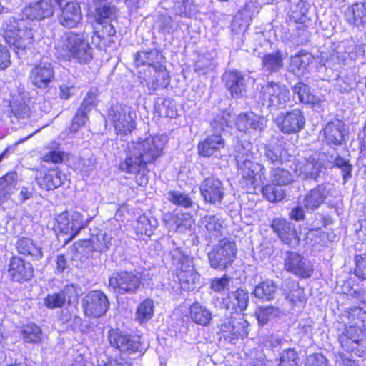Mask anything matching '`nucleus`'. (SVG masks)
Wrapping results in <instances>:
<instances>
[{"label":"nucleus","instance_id":"nucleus-1","mask_svg":"<svg viewBox=\"0 0 366 366\" xmlns=\"http://www.w3.org/2000/svg\"><path fill=\"white\" fill-rule=\"evenodd\" d=\"M166 142V138L161 135L132 140L125 149L124 159L119 164L120 169L128 174L139 173L162 155Z\"/></svg>","mask_w":366,"mask_h":366},{"label":"nucleus","instance_id":"nucleus-2","mask_svg":"<svg viewBox=\"0 0 366 366\" xmlns=\"http://www.w3.org/2000/svg\"><path fill=\"white\" fill-rule=\"evenodd\" d=\"M55 49L59 56L74 59L80 63H87L92 59V48L83 33H65L56 41Z\"/></svg>","mask_w":366,"mask_h":366},{"label":"nucleus","instance_id":"nucleus-3","mask_svg":"<svg viewBox=\"0 0 366 366\" xmlns=\"http://www.w3.org/2000/svg\"><path fill=\"white\" fill-rule=\"evenodd\" d=\"M252 145L249 142H238L235 146V159L239 173L248 184L254 187L263 184L265 179V168L253 162Z\"/></svg>","mask_w":366,"mask_h":366},{"label":"nucleus","instance_id":"nucleus-4","mask_svg":"<svg viewBox=\"0 0 366 366\" xmlns=\"http://www.w3.org/2000/svg\"><path fill=\"white\" fill-rule=\"evenodd\" d=\"M6 41L18 49H25L31 44L32 30L24 20L11 18L6 20L2 26Z\"/></svg>","mask_w":366,"mask_h":366},{"label":"nucleus","instance_id":"nucleus-5","mask_svg":"<svg viewBox=\"0 0 366 366\" xmlns=\"http://www.w3.org/2000/svg\"><path fill=\"white\" fill-rule=\"evenodd\" d=\"M236 254L235 243L229 239H223L209 252V264L214 269L224 270L234 262Z\"/></svg>","mask_w":366,"mask_h":366},{"label":"nucleus","instance_id":"nucleus-6","mask_svg":"<svg viewBox=\"0 0 366 366\" xmlns=\"http://www.w3.org/2000/svg\"><path fill=\"white\" fill-rule=\"evenodd\" d=\"M259 98L262 101V104L276 110L285 107L290 101V94L286 86L269 82L262 86Z\"/></svg>","mask_w":366,"mask_h":366},{"label":"nucleus","instance_id":"nucleus-7","mask_svg":"<svg viewBox=\"0 0 366 366\" xmlns=\"http://www.w3.org/2000/svg\"><path fill=\"white\" fill-rule=\"evenodd\" d=\"M340 343L345 350L362 356L366 354V330L350 325L340 336Z\"/></svg>","mask_w":366,"mask_h":366},{"label":"nucleus","instance_id":"nucleus-8","mask_svg":"<svg viewBox=\"0 0 366 366\" xmlns=\"http://www.w3.org/2000/svg\"><path fill=\"white\" fill-rule=\"evenodd\" d=\"M107 297L100 290H92L82 300V308L86 317L99 318L104 316L109 307Z\"/></svg>","mask_w":366,"mask_h":366},{"label":"nucleus","instance_id":"nucleus-9","mask_svg":"<svg viewBox=\"0 0 366 366\" xmlns=\"http://www.w3.org/2000/svg\"><path fill=\"white\" fill-rule=\"evenodd\" d=\"M56 229L69 237V240L74 239L79 231L86 226L82 215L78 212H65L57 217Z\"/></svg>","mask_w":366,"mask_h":366},{"label":"nucleus","instance_id":"nucleus-10","mask_svg":"<svg viewBox=\"0 0 366 366\" xmlns=\"http://www.w3.org/2000/svg\"><path fill=\"white\" fill-rule=\"evenodd\" d=\"M274 122L282 132L295 134L304 127L305 120L300 109H293L278 114L274 119Z\"/></svg>","mask_w":366,"mask_h":366},{"label":"nucleus","instance_id":"nucleus-11","mask_svg":"<svg viewBox=\"0 0 366 366\" xmlns=\"http://www.w3.org/2000/svg\"><path fill=\"white\" fill-rule=\"evenodd\" d=\"M319 154H314L309 158L299 157L295 159L292 169L296 177L302 179H316L322 167L319 161Z\"/></svg>","mask_w":366,"mask_h":366},{"label":"nucleus","instance_id":"nucleus-12","mask_svg":"<svg viewBox=\"0 0 366 366\" xmlns=\"http://www.w3.org/2000/svg\"><path fill=\"white\" fill-rule=\"evenodd\" d=\"M285 269L302 278L310 277L313 272L311 262L296 252H287L285 258Z\"/></svg>","mask_w":366,"mask_h":366},{"label":"nucleus","instance_id":"nucleus-13","mask_svg":"<svg viewBox=\"0 0 366 366\" xmlns=\"http://www.w3.org/2000/svg\"><path fill=\"white\" fill-rule=\"evenodd\" d=\"M109 340L112 346L127 354L138 352L141 345L139 337L131 336L114 330L109 332Z\"/></svg>","mask_w":366,"mask_h":366},{"label":"nucleus","instance_id":"nucleus-14","mask_svg":"<svg viewBox=\"0 0 366 366\" xmlns=\"http://www.w3.org/2000/svg\"><path fill=\"white\" fill-rule=\"evenodd\" d=\"M59 23L64 27L75 28L82 21V13L78 3L71 1L59 9L57 14Z\"/></svg>","mask_w":366,"mask_h":366},{"label":"nucleus","instance_id":"nucleus-15","mask_svg":"<svg viewBox=\"0 0 366 366\" xmlns=\"http://www.w3.org/2000/svg\"><path fill=\"white\" fill-rule=\"evenodd\" d=\"M267 119L254 112L239 114L236 119V127L239 132L251 133L262 132L266 127Z\"/></svg>","mask_w":366,"mask_h":366},{"label":"nucleus","instance_id":"nucleus-16","mask_svg":"<svg viewBox=\"0 0 366 366\" xmlns=\"http://www.w3.org/2000/svg\"><path fill=\"white\" fill-rule=\"evenodd\" d=\"M31 82L38 88H46L54 79V71L51 63L41 61L31 71Z\"/></svg>","mask_w":366,"mask_h":366},{"label":"nucleus","instance_id":"nucleus-17","mask_svg":"<svg viewBox=\"0 0 366 366\" xmlns=\"http://www.w3.org/2000/svg\"><path fill=\"white\" fill-rule=\"evenodd\" d=\"M271 227L285 244L291 247H295L299 244L300 237L292 223L282 218H276L273 219Z\"/></svg>","mask_w":366,"mask_h":366},{"label":"nucleus","instance_id":"nucleus-18","mask_svg":"<svg viewBox=\"0 0 366 366\" xmlns=\"http://www.w3.org/2000/svg\"><path fill=\"white\" fill-rule=\"evenodd\" d=\"M109 286L119 292H134L139 286V279L132 273L122 272L114 274L109 280Z\"/></svg>","mask_w":366,"mask_h":366},{"label":"nucleus","instance_id":"nucleus-19","mask_svg":"<svg viewBox=\"0 0 366 366\" xmlns=\"http://www.w3.org/2000/svg\"><path fill=\"white\" fill-rule=\"evenodd\" d=\"M200 192L204 200L209 203L219 202L224 195L222 182L214 177H208L202 182Z\"/></svg>","mask_w":366,"mask_h":366},{"label":"nucleus","instance_id":"nucleus-20","mask_svg":"<svg viewBox=\"0 0 366 366\" xmlns=\"http://www.w3.org/2000/svg\"><path fill=\"white\" fill-rule=\"evenodd\" d=\"M8 272L14 281L21 282L33 277L34 269L29 262H26L20 257H14L10 260Z\"/></svg>","mask_w":366,"mask_h":366},{"label":"nucleus","instance_id":"nucleus-21","mask_svg":"<svg viewBox=\"0 0 366 366\" xmlns=\"http://www.w3.org/2000/svg\"><path fill=\"white\" fill-rule=\"evenodd\" d=\"M248 322L241 314L237 313L235 316L232 317L230 320H227L221 325L220 330L225 337H229V335L235 337H246L248 334L247 327Z\"/></svg>","mask_w":366,"mask_h":366},{"label":"nucleus","instance_id":"nucleus-22","mask_svg":"<svg viewBox=\"0 0 366 366\" xmlns=\"http://www.w3.org/2000/svg\"><path fill=\"white\" fill-rule=\"evenodd\" d=\"M149 76L145 79L147 86L150 91L166 88L169 83V76L166 68L159 63L149 67Z\"/></svg>","mask_w":366,"mask_h":366},{"label":"nucleus","instance_id":"nucleus-23","mask_svg":"<svg viewBox=\"0 0 366 366\" xmlns=\"http://www.w3.org/2000/svg\"><path fill=\"white\" fill-rule=\"evenodd\" d=\"M22 13L28 19H43L53 15L54 8L49 1L40 0L27 5Z\"/></svg>","mask_w":366,"mask_h":366},{"label":"nucleus","instance_id":"nucleus-24","mask_svg":"<svg viewBox=\"0 0 366 366\" xmlns=\"http://www.w3.org/2000/svg\"><path fill=\"white\" fill-rule=\"evenodd\" d=\"M163 220L169 228L179 232L190 229L194 224L192 217L187 213H166Z\"/></svg>","mask_w":366,"mask_h":366},{"label":"nucleus","instance_id":"nucleus-25","mask_svg":"<svg viewBox=\"0 0 366 366\" xmlns=\"http://www.w3.org/2000/svg\"><path fill=\"white\" fill-rule=\"evenodd\" d=\"M324 135L330 144H341L346 135L345 124L340 120L328 122L324 129Z\"/></svg>","mask_w":366,"mask_h":366},{"label":"nucleus","instance_id":"nucleus-26","mask_svg":"<svg viewBox=\"0 0 366 366\" xmlns=\"http://www.w3.org/2000/svg\"><path fill=\"white\" fill-rule=\"evenodd\" d=\"M309 7L307 0H289L288 14L295 22L305 24L309 20Z\"/></svg>","mask_w":366,"mask_h":366},{"label":"nucleus","instance_id":"nucleus-27","mask_svg":"<svg viewBox=\"0 0 366 366\" xmlns=\"http://www.w3.org/2000/svg\"><path fill=\"white\" fill-rule=\"evenodd\" d=\"M178 269L177 276L181 288L184 290H193L199 275L195 272L192 263L180 266Z\"/></svg>","mask_w":366,"mask_h":366},{"label":"nucleus","instance_id":"nucleus-28","mask_svg":"<svg viewBox=\"0 0 366 366\" xmlns=\"http://www.w3.org/2000/svg\"><path fill=\"white\" fill-rule=\"evenodd\" d=\"M224 142L220 134H212L198 145L199 153L209 157L224 148Z\"/></svg>","mask_w":366,"mask_h":366},{"label":"nucleus","instance_id":"nucleus-29","mask_svg":"<svg viewBox=\"0 0 366 366\" xmlns=\"http://www.w3.org/2000/svg\"><path fill=\"white\" fill-rule=\"evenodd\" d=\"M224 80L227 88L232 95H239L245 91V80L237 71H229L224 74Z\"/></svg>","mask_w":366,"mask_h":366},{"label":"nucleus","instance_id":"nucleus-30","mask_svg":"<svg viewBox=\"0 0 366 366\" xmlns=\"http://www.w3.org/2000/svg\"><path fill=\"white\" fill-rule=\"evenodd\" d=\"M16 249L19 254L31 256L33 259H40L42 256L41 248L29 238H21L16 242Z\"/></svg>","mask_w":366,"mask_h":366},{"label":"nucleus","instance_id":"nucleus-31","mask_svg":"<svg viewBox=\"0 0 366 366\" xmlns=\"http://www.w3.org/2000/svg\"><path fill=\"white\" fill-rule=\"evenodd\" d=\"M189 315L194 322L202 326L208 325L212 320L211 312L199 302H194L190 306Z\"/></svg>","mask_w":366,"mask_h":366},{"label":"nucleus","instance_id":"nucleus-32","mask_svg":"<svg viewBox=\"0 0 366 366\" xmlns=\"http://www.w3.org/2000/svg\"><path fill=\"white\" fill-rule=\"evenodd\" d=\"M328 192L324 186H318L312 189L305 197L304 205L310 209H315L324 202Z\"/></svg>","mask_w":366,"mask_h":366},{"label":"nucleus","instance_id":"nucleus-33","mask_svg":"<svg viewBox=\"0 0 366 366\" xmlns=\"http://www.w3.org/2000/svg\"><path fill=\"white\" fill-rule=\"evenodd\" d=\"M346 17L350 24L360 26L366 23V5L356 3L347 9Z\"/></svg>","mask_w":366,"mask_h":366},{"label":"nucleus","instance_id":"nucleus-34","mask_svg":"<svg viewBox=\"0 0 366 366\" xmlns=\"http://www.w3.org/2000/svg\"><path fill=\"white\" fill-rule=\"evenodd\" d=\"M311 60V56L306 53H299L292 56L289 69L293 74L300 76L303 75Z\"/></svg>","mask_w":366,"mask_h":366},{"label":"nucleus","instance_id":"nucleus-35","mask_svg":"<svg viewBox=\"0 0 366 366\" xmlns=\"http://www.w3.org/2000/svg\"><path fill=\"white\" fill-rule=\"evenodd\" d=\"M61 173L56 169L48 171L42 178L38 179L39 186L44 189L51 190L61 184Z\"/></svg>","mask_w":366,"mask_h":366},{"label":"nucleus","instance_id":"nucleus-36","mask_svg":"<svg viewBox=\"0 0 366 366\" xmlns=\"http://www.w3.org/2000/svg\"><path fill=\"white\" fill-rule=\"evenodd\" d=\"M154 305L151 299H146L142 301L137 307L135 317L140 323L143 324L148 322L154 315Z\"/></svg>","mask_w":366,"mask_h":366},{"label":"nucleus","instance_id":"nucleus-37","mask_svg":"<svg viewBox=\"0 0 366 366\" xmlns=\"http://www.w3.org/2000/svg\"><path fill=\"white\" fill-rule=\"evenodd\" d=\"M112 235L105 232L100 231L92 236L89 242L96 252H104L107 251L112 245Z\"/></svg>","mask_w":366,"mask_h":366},{"label":"nucleus","instance_id":"nucleus-38","mask_svg":"<svg viewBox=\"0 0 366 366\" xmlns=\"http://www.w3.org/2000/svg\"><path fill=\"white\" fill-rule=\"evenodd\" d=\"M277 288L272 280H267L255 287L253 295L257 298L269 300L274 298Z\"/></svg>","mask_w":366,"mask_h":366},{"label":"nucleus","instance_id":"nucleus-39","mask_svg":"<svg viewBox=\"0 0 366 366\" xmlns=\"http://www.w3.org/2000/svg\"><path fill=\"white\" fill-rule=\"evenodd\" d=\"M161 59L162 56L157 51H140L136 56L135 64L137 66L148 65L149 70V67L156 66Z\"/></svg>","mask_w":366,"mask_h":366},{"label":"nucleus","instance_id":"nucleus-40","mask_svg":"<svg viewBox=\"0 0 366 366\" xmlns=\"http://www.w3.org/2000/svg\"><path fill=\"white\" fill-rule=\"evenodd\" d=\"M248 9L249 5H246L244 9L235 16L232 23V28L234 32H244L249 27L252 16L249 14Z\"/></svg>","mask_w":366,"mask_h":366},{"label":"nucleus","instance_id":"nucleus-41","mask_svg":"<svg viewBox=\"0 0 366 366\" xmlns=\"http://www.w3.org/2000/svg\"><path fill=\"white\" fill-rule=\"evenodd\" d=\"M248 9L249 5H246L244 9L235 16L232 23V28L234 32H244L249 27L252 16L249 14Z\"/></svg>","mask_w":366,"mask_h":366},{"label":"nucleus","instance_id":"nucleus-42","mask_svg":"<svg viewBox=\"0 0 366 366\" xmlns=\"http://www.w3.org/2000/svg\"><path fill=\"white\" fill-rule=\"evenodd\" d=\"M15 177V174L9 173L0 178V202L14 192L16 185Z\"/></svg>","mask_w":366,"mask_h":366},{"label":"nucleus","instance_id":"nucleus-43","mask_svg":"<svg viewBox=\"0 0 366 366\" xmlns=\"http://www.w3.org/2000/svg\"><path fill=\"white\" fill-rule=\"evenodd\" d=\"M157 221L154 218H149L142 215L138 218L135 229L137 234L150 236L157 226Z\"/></svg>","mask_w":366,"mask_h":366},{"label":"nucleus","instance_id":"nucleus-44","mask_svg":"<svg viewBox=\"0 0 366 366\" xmlns=\"http://www.w3.org/2000/svg\"><path fill=\"white\" fill-rule=\"evenodd\" d=\"M294 94L298 96L300 102L305 104H317L319 99L310 92V89L306 84L300 82L295 85Z\"/></svg>","mask_w":366,"mask_h":366},{"label":"nucleus","instance_id":"nucleus-45","mask_svg":"<svg viewBox=\"0 0 366 366\" xmlns=\"http://www.w3.org/2000/svg\"><path fill=\"white\" fill-rule=\"evenodd\" d=\"M116 8L109 3H100L96 9L97 21L103 24L107 20H112L115 18Z\"/></svg>","mask_w":366,"mask_h":366},{"label":"nucleus","instance_id":"nucleus-46","mask_svg":"<svg viewBox=\"0 0 366 366\" xmlns=\"http://www.w3.org/2000/svg\"><path fill=\"white\" fill-rule=\"evenodd\" d=\"M203 224L210 238L218 237L222 234L223 226L220 219L216 216H206L203 219Z\"/></svg>","mask_w":366,"mask_h":366},{"label":"nucleus","instance_id":"nucleus-47","mask_svg":"<svg viewBox=\"0 0 366 366\" xmlns=\"http://www.w3.org/2000/svg\"><path fill=\"white\" fill-rule=\"evenodd\" d=\"M22 335L26 342H39L42 338V332L39 327L34 324H28L23 327Z\"/></svg>","mask_w":366,"mask_h":366},{"label":"nucleus","instance_id":"nucleus-48","mask_svg":"<svg viewBox=\"0 0 366 366\" xmlns=\"http://www.w3.org/2000/svg\"><path fill=\"white\" fill-rule=\"evenodd\" d=\"M272 180L277 185H287L295 180V176L283 168H275L271 171Z\"/></svg>","mask_w":366,"mask_h":366},{"label":"nucleus","instance_id":"nucleus-49","mask_svg":"<svg viewBox=\"0 0 366 366\" xmlns=\"http://www.w3.org/2000/svg\"><path fill=\"white\" fill-rule=\"evenodd\" d=\"M264 156L273 164L282 163L286 160L287 152L280 147L264 146Z\"/></svg>","mask_w":366,"mask_h":366},{"label":"nucleus","instance_id":"nucleus-50","mask_svg":"<svg viewBox=\"0 0 366 366\" xmlns=\"http://www.w3.org/2000/svg\"><path fill=\"white\" fill-rule=\"evenodd\" d=\"M66 296L65 291L57 293L49 294L44 300V305L49 309L61 307L66 302Z\"/></svg>","mask_w":366,"mask_h":366},{"label":"nucleus","instance_id":"nucleus-51","mask_svg":"<svg viewBox=\"0 0 366 366\" xmlns=\"http://www.w3.org/2000/svg\"><path fill=\"white\" fill-rule=\"evenodd\" d=\"M117 134L126 135L135 127L133 117L131 111L125 114V118H121L119 121H117L114 126Z\"/></svg>","mask_w":366,"mask_h":366},{"label":"nucleus","instance_id":"nucleus-52","mask_svg":"<svg viewBox=\"0 0 366 366\" xmlns=\"http://www.w3.org/2000/svg\"><path fill=\"white\" fill-rule=\"evenodd\" d=\"M228 297L231 300L232 304L237 307L240 310H244L248 305L249 295L244 290H237L229 295Z\"/></svg>","mask_w":366,"mask_h":366},{"label":"nucleus","instance_id":"nucleus-53","mask_svg":"<svg viewBox=\"0 0 366 366\" xmlns=\"http://www.w3.org/2000/svg\"><path fill=\"white\" fill-rule=\"evenodd\" d=\"M263 66L267 71H277L282 66V58L280 53L266 55L263 59Z\"/></svg>","mask_w":366,"mask_h":366},{"label":"nucleus","instance_id":"nucleus-54","mask_svg":"<svg viewBox=\"0 0 366 366\" xmlns=\"http://www.w3.org/2000/svg\"><path fill=\"white\" fill-rule=\"evenodd\" d=\"M262 192L265 198L271 202L281 201L285 197L283 189L277 188L274 184H267L262 189Z\"/></svg>","mask_w":366,"mask_h":366},{"label":"nucleus","instance_id":"nucleus-55","mask_svg":"<svg viewBox=\"0 0 366 366\" xmlns=\"http://www.w3.org/2000/svg\"><path fill=\"white\" fill-rule=\"evenodd\" d=\"M289 284L290 285V291L287 295V298L290 299L294 304L304 302L306 297L303 288L300 287L295 281L289 282Z\"/></svg>","mask_w":366,"mask_h":366},{"label":"nucleus","instance_id":"nucleus-56","mask_svg":"<svg viewBox=\"0 0 366 366\" xmlns=\"http://www.w3.org/2000/svg\"><path fill=\"white\" fill-rule=\"evenodd\" d=\"M279 314L277 308L274 307H259L256 311L257 320L261 325L266 324Z\"/></svg>","mask_w":366,"mask_h":366},{"label":"nucleus","instance_id":"nucleus-57","mask_svg":"<svg viewBox=\"0 0 366 366\" xmlns=\"http://www.w3.org/2000/svg\"><path fill=\"white\" fill-rule=\"evenodd\" d=\"M130 112V108L126 105L116 104L112 107L108 114V119L116 125L117 121L125 118V114Z\"/></svg>","mask_w":366,"mask_h":366},{"label":"nucleus","instance_id":"nucleus-58","mask_svg":"<svg viewBox=\"0 0 366 366\" xmlns=\"http://www.w3.org/2000/svg\"><path fill=\"white\" fill-rule=\"evenodd\" d=\"M168 195V199L174 204L185 208L192 206V201L186 194L177 191H172L169 192Z\"/></svg>","mask_w":366,"mask_h":366},{"label":"nucleus","instance_id":"nucleus-59","mask_svg":"<svg viewBox=\"0 0 366 366\" xmlns=\"http://www.w3.org/2000/svg\"><path fill=\"white\" fill-rule=\"evenodd\" d=\"M297 354L292 350H284L280 355L279 366H299Z\"/></svg>","mask_w":366,"mask_h":366},{"label":"nucleus","instance_id":"nucleus-60","mask_svg":"<svg viewBox=\"0 0 366 366\" xmlns=\"http://www.w3.org/2000/svg\"><path fill=\"white\" fill-rule=\"evenodd\" d=\"M98 94L99 92L97 88L91 89L84 97L80 108L86 112H89L92 109L97 105Z\"/></svg>","mask_w":366,"mask_h":366},{"label":"nucleus","instance_id":"nucleus-61","mask_svg":"<svg viewBox=\"0 0 366 366\" xmlns=\"http://www.w3.org/2000/svg\"><path fill=\"white\" fill-rule=\"evenodd\" d=\"M174 10L177 15L191 16L193 13L192 0H182V2H176Z\"/></svg>","mask_w":366,"mask_h":366},{"label":"nucleus","instance_id":"nucleus-62","mask_svg":"<svg viewBox=\"0 0 366 366\" xmlns=\"http://www.w3.org/2000/svg\"><path fill=\"white\" fill-rule=\"evenodd\" d=\"M231 279L227 275L221 278H214L211 281L210 288L216 292H223L229 289Z\"/></svg>","mask_w":366,"mask_h":366},{"label":"nucleus","instance_id":"nucleus-63","mask_svg":"<svg viewBox=\"0 0 366 366\" xmlns=\"http://www.w3.org/2000/svg\"><path fill=\"white\" fill-rule=\"evenodd\" d=\"M11 109L13 114L19 118H26L29 117L30 109L24 102H14L11 104Z\"/></svg>","mask_w":366,"mask_h":366},{"label":"nucleus","instance_id":"nucleus-64","mask_svg":"<svg viewBox=\"0 0 366 366\" xmlns=\"http://www.w3.org/2000/svg\"><path fill=\"white\" fill-rule=\"evenodd\" d=\"M355 262V275L360 279H366V254H364L360 256H357Z\"/></svg>","mask_w":366,"mask_h":366}]
</instances>
